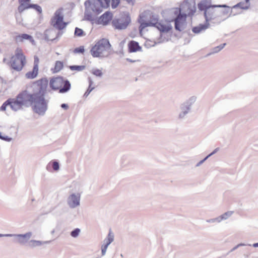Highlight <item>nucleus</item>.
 Returning a JSON list of instances; mask_svg holds the SVG:
<instances>
[{
    "label": "nucleus",
    "instance_id": "f257e3e1",
    "mask_svg": "<svg viewBox=\"0 0 258 258\" xmlns=\"http://www.w3.org/2000/svg\"><path fill=\"white\" fill-rule=\"evenodd\" d=\"M48 82L46 78H41L32 84L31 92L25 90L19 93L14 98L17 110L23 109V107L31 106L34 112L44 115L47 110V102L45 99V95Z\"/></svg>",
    "mask_w": 258,
    "mask_h": 258
},
{
    "label": "nucleus",
    "instance_id": "f03ea898",
    "mask_svg": "<svg viewBox=\"0 0 258 258\" xmlns=\"http://www.w3.org/2000/svg\"><path fill=\"white\" fill-rule=\"evenodd\" d=\"M230 12L232 13V10L227 5L226 7H213L204 12V17L206 23L219 24L229 17Z\"/></svg>",
    "mask_w": 258,
    "mask_h": 258
},
{
    "label": "nucleus",
    "instance_id": "7ed1b4c3",
    "mask_svg": "<svg viewBox=\"0 0 258 258\" xmlns=\"http://www.w3.org/2000/svg\"><path fill=\"white\" fill-rule=\"evenodd\" d=\"M102 2L100 0H87L84 3L85 10L84 20L93 21L103 11Z\"/></svg>",
    "mask_w": 258,
    "mask_h": 258
},
{
    "label": "nucleus",
    "instance_id": "20e7f679",
    "mask_svg": "<svg viewBox=\"0 0 258 258\" xmlns=\"http://www.w3.org/2000/svg\"><path fill=\"white\" fill-rule=\"evenodd\" d=\"M111 45L109 40L103 38L99 40L90 50L93 57H106L111 53Z\"/></svg>",
    "mask_w": 258,
    "mask_h": 258
},
{
    "label": "nucleus",
    "instance_id": "39448f33",
    "mask_svg": "<svg viewBox=\"0 0 258 258\" xmlns=\"http://www.w3.org/2000/svg\"><path fill=\"white\" fill-rule=\"evenodd\" d=\"M49 86L53 90H59L60 93H64L68 92L71 86L69 81L64 79L62 77L51 79L50 81Z\"/></svg>",
    "mask_w": 258,
    "mask_h": 258
},
{
    "label": "nucleus",
    "instance_id": "423d86ee",
    "mask_svg": "<svg viewBox=\"0 0 258 258\" xmlns=\"http://www.w3.org/2000/svg\"><path fill=\"white\" fill-rule=\"evenodd\" d=\"M26 58L22 50L17 49L15 55L11 59V66L13 69L20 71L25 64Z\"/></svg>",
    "mask_w": 258,
    "mask_h": 258
},
{
    "label": "nucleus",
    "instance_id": "0eeeda50",
    "mask_svg": "<svg viewBox=\"0 0 258 258\" xmlns=\"http://www.w3.org/2000/svg\"><path fill=\"white\" fill-rule=\"evenodd\" d=\"M63 10L62 8L57 9L55 12L54 16L50 20L51 25L59 30H61L64 29L68 24V23L63 21L64 16Z\"/></svg>",
    "mask_w": 258,
    "mask_h": 258
},
{
    "label": "nucleus",
    "instance_id": "6e6552de",
    "mask_svg": "<svg viewBox=\"0 0 258 258\" xmlns=\"http://www.w3.org/2000/svg\"><path fill=\"white\" fill-rule=\"evenodd\" d=\"M196 11V4L194 2L189 3L187 1L184 3L180 6L179 8H175L174 9V13L175 15L184 14L186 16H192Z\"/></svg>",
    "mask_w": 258,
    "mask_h": 258
},
{
    "label": "nucleus",
    "instance_id": "1a4fd4ad",
    "mask_svg": "<svg viewBox=\"0 0 258 258\" xmlns=\"http://www.w3.org/2000/svg\"><path fill=\"white\" fill-rule=\"evenodd\" d=\"M131 22V17L128 13L122 15L119 18H114L112 21V25L115 29L123 30L127 28Z\"/></svg>",
    "mask_w": 258,
    "mask_h": 258
},
{
    "label": "nucleus",
    "instance_id": "9d476101",
    "mask_svg": "<svg viewBox=\"0 0 258 258\" xmlns=\"http://www.w3.org/2000/svg\"><path fill=\"white\" fill-rule=\"evenodd\" d=\"M196 101V97L195 96H191L180 105V111L178 114V118L179 119L184 118L185 116L189 112L192 105L194 104Z\"/></svg>",
    "mask_w": 258,
    "mask_h": 258
},
{
    "label": "nucleus",
    "instance_id": "9b49d317",
    "mask_svg": "<svg viewBox=\"0 0 258 258\" xmlns=\"http://www.w3.org/2000/svg\"><path fill=\"white\" fill-rule=\"evenodd\" d=\"M32 235L31 232H28L25 234H8L7 237H14V241L21 245H25L27 243Z\"/></svg>",
    "mask_w": 258,
    "mask_h": 258
},
{
    "label": "nucleus",
    "instance_id": "f8f14e48",
    "mask_svg": "<svg viewBox=\"0 0 258 258\" xmlns=\"http://www.w3.org/2000/svg\"><path fill=\"white\" fill-rule=\"evenodd\" d=\"M80 195L72 194L67 199V204L71 209H74L80 205Z\"/></svg>",
    "mask_w": 258,
    "mask_h": 258
},
{
    "label": "nucleus",
    "instance_id": "ddd939ff",
    "mask_svg": "<svg viewBox=\"0 0 258 258\" xmlns=\"http://www.w3.org/2000/svg\"><path fill=\"white\" fill-rule=\"evenodd\" d=\"M199 9L201 11L206 12L208 10L211 9L213 7H226V5H213L211 4L210 0H203L198 5Z\"/></svg>",
    "mask_w": 258,
    "mask_h": 258
},
{
    "label": "nucleus",
    "instance_id": "4468645a",
    "mask_svg": "<svg viewBox=\"0 0 258 258\" xmlns=\"http://www.w3.org/2000/svg\"><path fill=\"white\" fill-rule=\"evenodd\" d=\"M177 16L174 20L175 29L178 31H181L184 28V23L186 20V16L184 14L176 15Z\"/></svg>",
    "mask_w": 258,
    "mask_h": 258
},
{
    "label": "nucleus",
    "instance_id": "2eb2a0df",
    "mask_svg": "<svg viewBox=\"0 0 258 258\" xmlns=\"http://www.w3.org/2000/svg\"><path fill=\"white\" fill-rule=\"evenodd\" d=\"M159 23L160 22H158V16L150 15V20L149 21L141 23L140 27V31H141L142 29L148 26L156 27L157 24H159Z\"/></svg>",
    "mask_w": 258,
    "mask_h": 258
},
{
    "label": "nucleus",
    "instance_id": "dca6fc26",
    "mask_svg": "<svg viewBox=\"0 0 258 258\" xmlns=\"http://www.w3.org/2000/svg\"><path fill=\"white\" fill-rule=\"evenodd\" d=\"M114 240V234L111 231H109L107 236L103 241V244L101 246V256H104L106 254V252L109 245Z\"/></svg>",
    "mask_w": 258,
    "mask_h": 258
},
{
    "label": "nucleus",
    "instance_id": "f3484780",
    "mask_svg": "<svg viewBox=\"0 0 258 258\" xmlns=\"http://www.w3.org/2000/svg\"><path fill=\"white\" fill-rule=\"evenodd\" d=\"M8 106H10L11 109L14 111H17L14 98H9L5 101L0 107V111H5Z\"/></svg>",
    "mask_w": 258,
    "mask_h": 258
},
{
    "label": "nucleus",
    "instance_id": "a211bd4d",
    "mask_svg": "<svg viewBox=\"0 0 258 258\" xmlns=\"http://www.w3.org/2000/svg\"><path fill=\"white\" fill-rule=\"evenodd\" d=\"M112 18V14L109 11L105 12L98 19V23L104 25H107Z\"/></svg>",
    "mask_w": 258,
    "mask_h": 258
},
{
    "label": "nucleus",
    "instance_id": "6ab92c4d",
    "mask_svg": "<svg viewBox=\"0 0 258 258\" xmlns=\"http://www.w3.org/2000/svg\"><path fill=\"white\" fill-rule=\"evenodd\" d=\"M29 40L32 44H34L35 43V41L33 38V37L27 34H22L21 35H17L15 37V40L17 42H22L23 41V40Z\"/></svg>",
    "mask_w": 258,
    "mask_h": 258
},
{
    "label": "nucleus",
    "instance_id": "aec40b11",
    "mask_svg": "<svg viewBox=\"0 0 258 258\" xmlns=\"http://www.w3.org/2000/svg\"><path fill=\"white\" fill-rule=\"evenodd\" d=\"M31 0H18L19 6L18 7V11L19 14L23 13L25 10L28 9V6L31 5L29 3Z\"/></svg>",
    "mask_w": 258,
    "mask_h": 258
},
{
    "label": "nucleus",
    "instance_id": "412c9836",
    "mask_svg": "<svg viewBox=\"0 0 258 258\" xmlns=\"http://www.w3.org/2000/svg\"><path fill=\"white\" fill-rule=\"evenodd\" d=\"M128 51L130 52H135L138 51H140L142 47L139 45L138 42L135 41H131L128 44Z\"/></svg>",
    "mask_w": 258,
    "mask_h": 258
},
{
    "label": "nucleus",
    "instance_id": "4be33fe9",
    "mask_svg": "<svg viewBox=\"0 0 258 258\" xmlns=\"http://www.w3.org/2000/svg\"><path fill=\"white\" fill-rule=\"evenodd\" d=\"M209 26V23L206 22L205 24H200L197 26L194 27L192 28V31L195 34H198L206 30Z\"/></svg>",
    "mask_w": 258,
    "mask_h": 258
},
{
    "label": "nucleus",
    "instance_id": "5701e85b",
    "mask_svg": "<svg viewBox=\"0 0 258 258\" xmlns=\"http://www.w3.org/2000/svg\"><path fill=\"white\" fill-rule=\"evenodd\" d=\"M250 6V0H245V2H241L232 7V9L240 8L242 10H247Z\"/></svg>",
    "mask_w": 258,
    "mask_h": 258
},
{
    "label": "nucleus",
    "instance_id": "b1692460",
    "mask_svg": "<svg viewBox=\"0 0 258 258\" xmlns=\"http://www.w3.org/2000/svg\"><path fill=\"white\" fill-rule=\"evenodd\" d=\"M51 241H40L36 240H31L28 242V246L30 247L40 246L44 244H49Z\"/></svg>",
    "mask_w": 258,
    "mask_h": 258
},
{
    "label": "nucleus",
    "instance_id": "393cba45",
    "mask_svg": "<svg viewBox=\"0 0 258 258\" xmlns=\"http://www.w3.org/2000/svg\"><path fill=\"white\" fill-rule=\"evenodd\" d=\"M156 28H157L161 33H167L172 29V27L171 25H166L160 22L159 24H157V26Z\"/></svg>",
    "mask_w": 258,
    "mask_h": 258
},
{
    "label": "nucleus",
    "instance_id": "a878e982",
    "mask_svg": "<svg viewBox=\"0 0 258 258\" xmlns=\"http://www.w3.org/2000/svg\"><path fill=\"white\" fill-rule=\"evenodd\" d=\"M51 168H52L54 171L58 170L59 169V163L55 160L49 163L46 166V169L48 171H50Z\"/></svg>",
    "mask_w": 258,
    "mask_h": 258
},
{
    "label": "nucleus",
    "instance_id": "bb28decb",
    "mask_svg": "<svg viewBox=\"0 0 258 258\" xmlns=\"http://www.w3.org/2000/svg\"><path fill=\"white\" fill-rule=\"evenodd\" d=\"M38 69L36 67H33L32 71L27 72L26 74V77L28 79H34L36 78L38 75Z\"/></svg>",
    "mask_w": 258,
    "mask_h": 258
},
{
    "label": "nucleus",
    "instance_id": "cd10ccee",
    "mask_svg": "<svg viewBox=\"0 0 258 258\" xmlns=\"http://www.w3.org/2000/svg\"><path fill=\"white\" fill-rule=\"evenodd\" d=\"M88 80H89V87H88L87 90H86V91L85 92V93L84 94V97H87L89 95V94L91 92V91L94 89V87H92V85H93V83L92 80H91V79L90 77L88 78Z\"/></svg>",
    "mask_w": 258,
    "mask_h": 258
},
{
    "label": "nucleus",
    "instance_id": "c85d7f7f",
    "mask_svg": "<svg viewBox=\"0 0 258 258\" xmlns=\"http://www.w3.org/2000/svg\"><path fill=\"white\" fill-rule=\"evenodd\" d=\"M233 211H228L222 215L219 216V219L220 220V222H221L223 220H225L228 219L230 217L232 216L233 214Z\"/></svg>",
    "mask_w": 258,
    "mask_h": 258
},
{
    "label": "nucleus",
    "instance_id": "c756f323",
    "mask_svg": "<svg viewBox=\"0 0 258 258\" xmlns=\"http://www.w3.org/2000/svg\"><path fill=\"white\" fill-rule=\"evenodd\" d=\"M27 8H28V9L31 8L35 9L39 13V14H41L42 12L41 7L37 4H31V5H28Z\"/></svg>",
    "mask_w": 258,
    "mask_h": 258
},
{
    "label": "nucleus",
    "instance_id": "7c9ffc66",
    "mask_svg": "<svg viewBox=\"0 0 258 258\" xmlns=\"http://www.w3.org/2000/svg\"><path fill=\"white\" fill-rule=\"evenodd\" d=\"M85 66H70L69 68L72 71H82L85 69Z\"/></svg>",
    "mask_w": 258,
    "mask_h": 258
},
{
    "label": "nucleus",
    "instance_id": "2f4dec72",
    "mask_svg": "<svg viewBox=\"0 0 258 258\" xmlns=\"http://www.w3.org/2000/svg\"><path fill=\"white\" fill-rule=\"evenodd\" d=\"M226 44V43H223V44L219 45V46L215 47L214 48H213L212 52L210 54L216 53L219 52L221 50H222L225 47Z\"/></svg>",
    "mask_w": 258,
    "mask_h": 258
},
{
    "label": "nucleus",
    "instance_id": "473e14b6",
    "mask_svg": "<svg viewBox=\"0 0 258 258\" xmlns=\"http://www.w3.org/2000/svg\"><path fill=\"white\" fill-rule=\"evenodd\" d=\"M74 34L75 36L78 37H82L85 35V33L84 31L82 29L78 27L75 28Z\"/></svg>",
    "mask_w": 258,
    "mask_h": 258
},
{
    "label": "nucleus",
    "instance_id": "72a5a7b5",
    "mask_svg": "<svg viewBox=\"0 0 258 258\" xmlns=\"http://www.w3.org/2000/svg\"><path fill=\"white\" fill-rule=\"evenodd\" d=\"M63 68V63L60 61H56L55 63L54 70L56 72L60 71Z\"/></svg>",
    "mask_w": 258,
    "mask_h": 258
},
{
    "label": "nucleus",
    "instance_id": "f704fd0d",
    "mask_svg": "<svg viewBox=\"0 0 258 258\" xmlns=\"http://www.w3.org/2000/svg\"><path fill=\"white\" fill-rule=\"evenodd\" d=\"M80 232V229L79 228H76L71 232V236L73 237H77Z\"/></svg>",
    "mask_w": 258,
    "mask_h": 258
},
{
    "label": "nucleus",
    "instance_id": "c9c22d12",
    "mask_svg": "<svg viewBox=\"0 0 258 258\" xmlns=\"http://www.w3.org/2000/svg\"><path fill=\"white\" fill-rule=\"evenodd\" d=\"M85 51V49L83 46H81L74 49V52L75 53H83Z\"/></svg>",
    "mask_w": 258,
    "mask_h": 258
},
{
    "label": "nucleus",
    "instance_id": "e433bc0d",
    "mask_svg": "<svg viewBox=\"0 0 258 258\" xmlns=\"http://www.w3.org/2000/svg\"><path fill=\"white\" fill-rule=\"evenodd\" d=\"M92 73L97 77H102L103 75L102 72L100 70L94 69L92 70Z\"/></svg>",
    "mask_w": 258,
    "mask_h": 258
},
{
    "label": "nucleus",
    "instance_id": "4c0bfd02",
    "mask_svg": "<svg viewBox=\"0 0 258 258\" xmlns=\"http://www.w3.org/2000/svg\"><path fill=\"white\" fill-rule=\"evenodd\" d=\"M206 222L208 223H215V222L220 223V222L219 219V217L215 218L208 219L206 220Z\"/></svg>",
    "mask_w": 258,
    "mask_h": 258
},
{
    "label": "nucleus",
    "instance_id": "58836bf2",
    "mask_svg": "<svg viewBox=\"0 0 258 258\" xmlns=\"http://www.w3.org/2000/svg\"><path fill=\"white\" fill-rule=\"evenodd\" d=\"M111 7L113 9L116 8L119 4L120 0H111Z\"/></svg>",
    "mask_w": 258,
    "mask_h": 258
},
{
    "label": "nucleus",
    "instance_id": "ea45409f",
    "mask_svg": "<svg viewBox=\"0 0 258 258\" xmlns=\"http://www.w3.org/2000/svg\"><path fill=\"white\" fill-rule=\"evenodd\" d=\"M102 2L103 9L108 7L109 5L110 0H100Z\"/></svg>",
    "mask_w": 258,
    "mask_h": 258
},
{
    "label": "nucleus",
    "instance_id": "a19ab883",
    "mask_svg": "<svg viewBox=\"0 0 258 258\" xmlns=\"http://www.w3.org/2000/svg\"><path fill=\"white\" fill-rule=\"evenodd\" d=\"M34 58V60L33 67H36V68L38 69L39 58L37 56H35Z\"/></svg>",
    "mask_w": 258,
    "mask_h": 258
},
{
    "label": "nucleus",
    "instance_id": "79ce46f5",
    "mask_svg": "<svg viewBox=\"0 0 258 258\" xmlns=\"http://www.w3.org/2000/svg\"><path fill=\"white\" fill-rule=\"evenodd\" d=\"M1 140L7 142H10L12 140V138L7 136H3Z\"/></svg>",
    "mask_w": 258,
    "mask_h": 258
},
{
    "label": "nucleus",
    "instance_id": "37998d69",
    "mask_svg": "<svg viewBox=\"0 0 258 258\" xmlns=\"http://www.w3.org/2000/svg\"><path fill=\"white\" fill-rule=\"evenodd\" d=\"M208 158V157H207V156H206L204 159L201 160L200 162H199L197 165H196V167H198V166H200L201 165H202L207 159Z\"/></svg>",
    "mask_w": 258,
    "mask_h": 258
},
{
    "label": "nucleus",
    "instance_id": "c03bdc74",
    "mask_svg": "<svg viewBox=\"0 0 258 258\" xmlns=\"http://www.w3.org/2000/svg\"><path fill=\"white\" fill-rule=\"evenodd\" d=\"M123 1L126 2L127 4H128L131 6H133L135 4L136 0H123Z\"/></svg>",
    "mask_w": 258,
    "mask_h": 258
},
{
    "label": "nucleus",
    "instance_id": "a18cd8bd",
    "mask_svg": "<svg viewBox=\"0 0 258 258\" xmlns=\"http://www.w3.org/2000/svg\"><path fill=\"white\" fill-rule=\"evenodd\" d=\"M219 150V148H216L212 153H211L210 154H209L208 156H207V157L209 158L212 155H213L215 154V153H216Z\"/></svg>",
    "mask_w": 258,
    "mask_h": 258
},
{
    "label": "nucleus",
    "instance_id": "49530a36",
    "mask_svg": "<svg viewBox=\"0 0 258 258\" xmlns=\"http://www.w3.org/2000/svg\"><path fill=\"white\" fill-rule=\"evenodd\" d=\"M243 245H245L243 243H240V244H237V245H236L235 246H234L231 250V251H233L235 250H236L238 247H239V246H243Z\"/></svg>",
    "mask_w": 258,
    "mask_h": 258
},
{
    "label": "nucleus",
    "instance_id": "de8ad7c7",
    "mask_svg": "<svg viewBox=\"0 0 258 258\" xmlns=\"http://www.w3.org/2000/svg\"><path fill=\"white\" fill-rule=\"evenodd\" d=\"M61 107L65 110H67L69 108V106L67 104L62 103L61 104Z\"/></svg>",
    "mask_w": 258,
    "mask_h": 258
},
{
    "label": "nucleus",
    "instance_id": "09e8293b",
    "mask_svg": "<svg viewBox=\"0 0 258 258\" xmlns=\"http://www.w3.org/2000/svg\"><path fill=\"white\" fill-rule=\"evenodd\" d=\"M126 60L127 61L131 62H134L136 61V60H132V59L128 58H126Z\"/></svg>",
    "mask_w": 258,
    "mask_h": 258
},
{
    "label": "nucleus",
    "instance_id": "8fccbe9b",
    "mask_svg": "<svg viewBox=\"0 0 258 258\" xmlns=\"http://www.w3.org/2000/svg\"><path fill=\"white\" fill-rule=\"evenodd\" d=\"M1 82H2V84H7V81L5 80H4L3 78H1Z\"/></svg>",
    "mask_w": 258,
    "mask_h": 258
},
{
    "label": "nucleus",
    "instance_id": "3c124183",
    "mask_svg": "<svg viewBox=\"0 0 258 258\" xmlns=\"http://www.w3.org/2000/svg\"><path fill=\"white\" fill-rule=\"evenodd\" d=\"M252 246L254 247H258V242L257 243H255L253 244Z\"/></svg>",
    "mask_w": 258,
    "mask_h": 258
},
{
    "label": "nucleus",
    "instance_id": "603ef678",
    "mask_svg": "<svg viewBox=\"0 0 258 258\" xmlns=\"http://www.w3.org/2000/svg\"><path fill=\"white\" fill-rule=\"evenodd\" d=\"M8 234H0V237H7L6 236V235H7Z\"/></svg>",
    "mask_w": 258,
    "mask_h": 258
},
{
    "label": "nucleus",
    "instance_id": "864d4df0",
    "mask_svg": "<svg viewBox=\"0 0 258 258\" xmlns=\"http://www.w3.org/2000/svg\"><path fill=\"white\" fill-rule=\"evenodd\" d=\"M55 232V230L54 229H53L51 231V234H54Z\"/></svg>",
    "mask_w": 258,
    "mask_h": 258
},
{
    "label": "nucleus",
    "instance_id": "5fc2aeb1",
    "mask_svg": "<svg viewBox=\"0 0 258 258\" xmlns=\"http://www.w3.org/2000/svg\"><path fill=\"white\" fill-rule=\"evenodd\" d=\"M3 135H2V133L0 132V139H1L2 138Z\"/></svg>",
    "mask_w": 258,
    "mask_h": 258
},
{
    "label": "nucleus",
    "instance_id": "6e6d98bb",
    "mask_svg": "<svg viewBox=\"0 0 258 258\" xmlns=\"http://www.w3.org/2000/svg\"><path fill=\"white\" fill-rule=\"evenodd\" d=\"M61 35V33L60 32H58V33H57V36H59V35Z\"/></svg>",
    "mask_w": 258,
    "mask_h": 258
},
{
    "label": "nucleus",
    "instance_id": "4d7b16f0",
    "mask_svg": "<svg viewBox=\"0 0 258 258\" xmlns=\"http://www.w3.org/2000/svg\"><path fill=\"white\" fill-rule=\"evenodd\" d=\"M17 13H16L15 14V17H16V19H17Z\"/></svg>",
    "mask_w": 258,
    "mask_h": 258
}]
</instances>
